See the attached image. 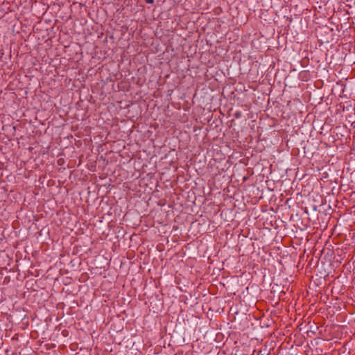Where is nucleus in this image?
<instances>
[{
  "mask_svg": "<svg viewBox=\"0 0 355 355\" xmlns=\"http://www.w3.org/2000/svg\"><path fill=\"white\" fill-rule=\"evenodd\" d=\"M146 1L147 3H153L154 2V0H146Z\"/></svg>",
  "mask_w": 355,
  "mask_h": 355,
  "instance_id": "obj_1",
  "label": "nucleus"
}]
</instances>
